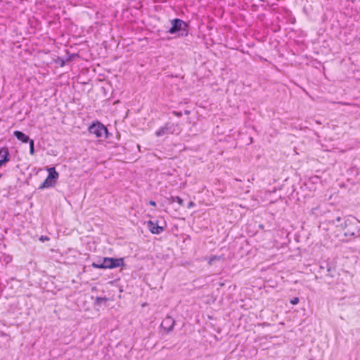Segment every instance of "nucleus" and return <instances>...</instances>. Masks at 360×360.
<instances>
[{"label": "nucleus", "instance_id": "nucleus-18", "mask_svg": "<svg viewBox=\"0 0 360 360\" xmlns=\"http://www.w3.org/2000/svg\"><path fill=\"white\" fill-rule=\"evenodd\" d=\"M149 204L152 206H155L156 205V202L155 201H153V200H150L149 202Z\"/></svg>", "mask_w": 360, "mask_h": 360}, {"label": "nucleus", "instance_id": "nucleus-3", "mask_svg": "<svg viewBox=\"0 0 360 360\" xmlns=\"http://www.w3.org/2000/svg\"><path fill=\"white\" fill-rule=\"evenodd\" d=\"M88 131L93 135H109L106 127L98 121L94 122L90 127H89Z\"/></svg>", "mask_w": 360, "mask_h": 360}, {"label": "nucleus", "instance_id": "nucleus-8", "mask_svg": "<svg viewBox=\"0 0 360 360\" xmlns=\"http://www.w3.org/2000/svg\"><path fill=\"white\" fill-rule=\"evenodd\" d=\"M8 150L6 148H2L0 150V167L9 161Z\"/></svg>", "mask_w": 360, "mask_h": 360}, {"label": "nucleus", "instance_id": "nucleus-5", "mask_svg": "<svg viewBox=\"0 0 360 360\" xmlns=\"http://www.w3.org/2000/svg\"><path fill=\"white\" fill-rule=\"evenodd\" d=\"M183 25H185V23L183 20L180 19H174L172 21V27L169 30V32L170 34H174L178 31L181 30Z\"/></svg>", "mask_w": 360, "mask_h": 360}, {"label": "nucleus", "instance_id": "nucleus-1", "mask_svg": "<svg viewBox=\"0 0 360 360\" xmlns=\"http://www.w3.org/2000/svg\"><path fill=\"white\" fill-rule=\"evenodd\" d=\"M124 265L123 258L103 257L99 265H95L96 269H113Z\"/></svg>", "mask_w": 360, "mask_h": 360}, {"label": "nucleus", "instance_id": "nucleus-12", "mask_svg": "<svg viewBox=\"0 0 360 360\" xmlns=\"http://www.w3.org/2000/svg\"><path fill=\"white\" fill-rule=\"evenodd\" d=\"M299 302V298L298 297H294L290 300V303L293 305L297 304Z\"/></svg>", "mask_w": 360, "mask_h": 360}, {"label": "nucleus", "instance_id": "nucleus-4", "mask_svg": "<svg viewBox=\"0 0 360 360\" xmlns=\"http://www.w3.org/2000/svg\"><path fill=\"white\" fill-rule=\"evenodd\" d=\"M358 224L356 219H349L345 221V236H354L356 234V232H358V228L356 225Z\"/></svg>", "mask_w": 360, "mask_h": 360}, {"label": "nucleus", "instance_id": "nucleus-11", "mask_svg": "<svg viewBox=\"0 0 360 360\" xmlns=\"http://www.w3.org/2000/svg\"><path fill=\"white\" fill-rule=\"evenodd\" d=\"M107 300H108V298H106V297H97L95 300V304L97 305H101L102 302H106Z\"/></svg>", "mask_w": 360, "mask_h": 360}, {"label": "nucleus", "instance_id": "nucleus-17", "mask_svg": "<svg viewBox=\"0 0 360 360\" xmlns=\"http://www.w3.org/2000/svg\"><path fill=\"white\" fill-rule=\"evenodd\" d=\"M13 135H25V134L21 131H14Z\"/></svg>", "mask_w": 360, "mask_h": 360}, {"label": "nucleus", "instance_id": "nucleus-15", "mask_svg": "<svg viewBox=\"0 0 360 360\" xmlns=\"http://www.w3.org/2000/svg\"><path fill=\"white\" fill-rule=\"evenodd\" d=\"M173 114L175 115L177 117H181L182 115V113L181 112H176V111H174L173 112Z\"/></svg>", "mask_w": 360, "mask_h": 360}, {"label": "nucleus", "instance_id": "nucleus-13", "mask_svg": "<svg viewBox=\"0 0 360 360\" xmlns=\"http://www.w3.org/2000/svg\"><path fill=\"white\" fill-rule=\"evenodd\" d=\"M49 240V238L47 236H41L39 238V240L41 242H44V241Z\"/></svg>", "mask_w": 360, "mask_h": 360}, {"label": "nucleus", "instance_id": "nucleus-14", "mask_svg": "<svg viewBox=\"0 0 360 360\" xmlns=\"http://www.w3.org/2000/svg\"><path fill=\"white\" fill-rule=\"evenodd\" d=\"M101 262H102V259L101 260H98L96 262H93L92 263V266L96 269V266L95 265H96V266L99 265V264H101Z\"/></svg>", "mask_w": 360, "mask_h": 360}, {"label": "nucleus", "instance_id": "nucleus-10", "mask_svg": "<svg viewBox=\"0 0 360 360\" xmlns=\"http://www.w3.org/2000/svg\"><path fill=\"white\" fill-rule=\"evenodd\" d=\"M169 201H170L171 202H174V201H175V202H178V204H179V205H181H181H183V204H184V200H183L180 197H179V196H176V197H173V196H172V197L169 198Z\"/></svg>", "mask_w": 360, "mask_h": 360}, {"label": "nucleus", "instance_id": "nucleus-9", "mask_svg": "<svg viewBox=\"0 0 360 360\" xmlns=\"http://www.w3.org/2000/svg\"><path fill=\"white\" fill-rule=\"evenodd\" d=\"M18 139H20L22 142L26 143L29 142L30 143V153L31 155L34 154V141L30 140L29 139V136H17Z\"/></svg>", "mask_w": 360, "mask_h": 360}, {"label": "nucleus", "instance_id": "nucleus-2", "mask_svg": "<svg viewBox=\"0 0 360 360\" xmlns=\"http://www.w3.org/2000/svg\"><path fill=\"white\" fill-rule=\"evenodd\" d=\"M49 175L42 184L39 186L40 189L53 186L58 179V173L54 167L48 168Z\"/></svg>", "mask_w": 360, "mask_h": 360}, {"label": "nucleus", "instance_id": "nucleus-19", "mask_svg": "<svg viewBox=\"0 0 360 360\" xmlns=\"http://www.w3.org/2000/svg\"><path fill=\"white\" fill-rule=\"evenodd\" d=\"M161 133H163V134H164V133H165V131L162 129V131H158V132H157V133H156V135H157V136H159V135H160V134H161Z\"/></svg>", "mask_w": 360, "mask_h": 360}, {"label": "nucleus", "instance_id": "nucleus-20", "mask_svg": "<svg viewBox=\"0 0 360 360\" xmlns=\"http://www.w3.org/2000/svg\"><path fill=\"white\" fill-rule=\"evenodd\" d=\"M185 114L188 115L189 114V111L188 110H186L185 111Z\"/></svg>", "mask_w": 360, "mask_h": 360}, {"label": "nucleus", "instance_id": "nucleus-16", "mask_svg": "<svg viewBox=\"0 0 360 360\" xmlns=\"http://www.w3.org/2000/svg\"><path fill=\"white\" fill-rule=\"evenodd\" d=\"M195 205V204L193 201H191L188 203V208H191V207H194Z\"/></svg>", "mask_w": 360, "mask_h": 360}, {"label": "nucleus", "instance_id": "nucleus-6", "mask_svg": "<svg viewBox=\"0 0 360 360\" xmlns=\"http://www.w3.org/2000/svg\"><path fill=\"white\" fill-rule=\"evenodd\" d=\"M148 229L153 234H159L164 231L162 226H158L156 223L149 221H148Z\"/></svg>", "mask_w": 360, "mask_h": 360}, {"label": "nucleus", "instance_id": "nucleus-7", "mask_svg": "<svg viewBox=\"0 0 360 360\" xmlns=\"http://www.w3.org/2000/svg\"><path fill=\"white\" fill-rule=\"evenodd\" d=\"M175 323L174 320L170 316L166 317L161 323V326L165 328V330L169 332L172 330Z\"/></svg>", "mask_w": 360, "mask_h": 360}]
</instances>
